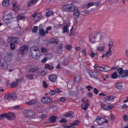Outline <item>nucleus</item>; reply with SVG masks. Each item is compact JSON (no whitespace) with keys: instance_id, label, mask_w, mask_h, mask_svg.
Instances as JSON below:
<instances>
[{"instance_id":"1","label":"nucleus","mask_w":128,"mask_h":128,"mask_svg":"<svg viewBox=\"0 0 128 128\" xmlns=\"http://www.w3.org/2000/svg\"><path fill=\"white\" fill-rule=\"evenodd\" d=\"M31 56L34 60H38L42 56L40 52L39 51L38 47L32 46L30 49Z\"/></svg>"},{"instance_id":"2","label":"nucleus","mask_w":128,"mask_h":128,"mask_svg":"<svg viewBox=\"0 0 128 128\" xmlns=\"http://www.w3.org/2000/svg\"><path fill=\"white\" fill-rule=\"evenodd\" d=\"M8 42H10V48L12 50H16V44H18L20 42V39L18 38L10 37L8 39Z\"/></svg>"},{"instance_id":"3","label":"nucleus","mask_w":128,"mask_h":128,"mask_svg":"<svg viewBox=\"0 0 128 128\" xmlns=\"http://www.w3.org/2000/svg\"><path fill=\"white\" fill-rule=\"evenodd\" d=\"M89 40L92 44L96 42H100L102 40V34L100 33H96L94 36H92L91 39L90 38Z\"/></svg>"},{"instance_id":"4","label":"nucleus","mask_w":128,"mask_h":128,"mask_svg":"<svg viewBox=\"0 0 128 128\" xmlns=\"http://www.w3.org/2000/svg\"><path fill=\"white\" fill-rule=\"evenodd\" d=\"M76 6L73 4H67L63 6V10L67 12H72L74 10Z\"/></svg>"},{"instance_id":"5","label":"nucleus","mask_w":128,"mask_h":128,"mask_svg":"<svg viewBox=\"0 0 128 128\" xmlns=\"http://www.w3.org/2000/svg\"><path fill=\"white\" fill-rule=\"evenodd\" d=\"M18 96L15 94L8 93L4 96V100H16Z\"/></svg>"},{"instance_id":"6","label":"nucleus","mask_w":128,"mask_h":128,"mask_svg":"<svg viewBox=\"0 0 128 128\" xmlns=\"http://www.w3.org/2000/svg\"><path fill=\"white\" fill-rule=\"evenodd\" d=\"M88 74H89L90 78H98V76H99L100 74V72L96 70H89L88 72Z\"/></svg>"},{"instance_id":"7","label":"nucleus","mask_w":128,"mask_h":128,"mask_svg":"<svg viewBox=\"0 0 128 128\" xmlns=\"http://www.w3.org/2000/svg\"><path fill=\"white\" fill-rule=\"evenodd\" d=\"M12 18H14L12 16V14H8L5 15L3 17L2 20H4V22H6V24H10V20H12Z\"/></svg>"},{"instance_id":"8","label":"nucleus","mask_w":128,"mask_h":128,"mask_svg":"<svg viewBox=\"0 0 128 128\" xmlns=\"http://www.w3.org/2000/svg\"><path fill=\"white\" fill-rule=\"evenodd\" d=\"M41 102L42 104H50L52 102V99L48 96H45L41 98Z\"/></svg>"},{"instance_id":"9","label":"nucleus","mask_w":128,"mask_h":128,"mask_svg":"<svg viewBox=\"0 0 128 128\" xmlns=\"http://www.w3.org/2000/svg\"><path fill=\"white\" fill-rule=\"evenodd\" d=\"M14 55L12 52H8L6 55L5 56L4 60L6 62H10L12 60V57Z\"/></svg>"},{"instance_id":"10","label":"nucleus","mask_w":128,"mask_h":128,"mask_svg":"<svg viewBox=\"0 0 128 128\" xmlns=\"http://www.w3.org/2000/svg\"><path fill=\"white\" fill-rule=\"evenodd\" d=\"M72 12L73 16L74 18H80V11L78 8H76L75 7Z\"/></svg>"},{"instance_id":"11","label":"nucleus","mask_w":128,"mask_h":128,"mask_svg":"<svg viewBox=\"0 0 128 128\" xmlns=\"http://www.w3.org/2000/svg\"><path fill=\"white\" fill-rule=\"evenodd\" d=\"M6 118L7 120H15L16 114H14V113L9 112L8 113L6 114Z\"/></svg>"},{"instance_id":"12","label":"nucleus","mask_w":128,"mask_h":128,"mask_svg":"<svg viewBox=\"0 0 128 128\" xmlns=\"http://www.w3.org/2000/svg\"><path fill=\"white\" fill-rule=\"evenodd\" d=\"M48 80L52 82H56L58 80V76L54 74H50L48 76Z\"/></svg>"},{"instance_id":"13","label":"nucleus","mask_w":128,"mask_h":128,"mask_svg":"<svg viewBox=\"0 0 128 128\" xmlns=\"http://www.w3.org/2000/svg\"><path fill=\"white\" fill-rule=\"evenodd\" d=\"M24 50H28V46L26 45H23L20 48V52L22 56L24 54Z\"/></svg>"},{"instance_id":"14","label":"nucleus","mask_w":128,"mask_h":128,"mask_svg":"<svg viewBox=\"0 0 128 128\" xmlns=\"http://www.w3.org/2000/svg\"><path fill=\"white\" fill-rule=\"evenodd\" d=\"M38 70H40V68L38 66H35V67L30 68L28 70V72L30 74H34V72H36Z\"/></svg>"},{"instance_id":"15","label":"nucleus","mask_w":128,"mask_h":128,"mask_svg":"<svg viewBox=\"0 0 128 128\" xmlns=\"http://www.w3.org/2000/svg\"><path fill=\"white\" fill-rule=\"evenodd\" d=\"M74 80L76 84H79L80 82V76L76 74L74 76Z\"/></svg>"},{"instance_id":"16","label":"nucleus","mask_w":128,"mask_h":128,"mask_svg":"<svg viewBox=\"0 0 128 128\" xmlns=\"http://www.w3.org/2000/svg\"><path fill=\"white\" fill-rule=\"evenodd\" d=\"M46 31H44V30L43 28H39V34L40 36H42L43 38H44L46 36Z\"/></svg>"},{"instance_id":"17","label":"nucleus","mask_w":128,"mask_h":128,"mask_svg":"<svg viewBox=\"0 0 128 128\" xmlns=\"http://www.w3.org/2000/svg\"><path fill=\"white\" fill-rule=\"evenodd\" d=\"M16 18L17 22H20V20H23L26 18V16L22 15V14H20V15H18L17 16H16Z\"/></svg>"},{"instance_id":"18","label":"nucleus","mask_w":128,"mask_h":128,"mask_svg":"<svg viewBox=\"0 0 128 128\" xmlns=\"http://www.w3.org/2000/svg\"><path fill=\"white\" fill-rule=\"evenodd\" d=\"M38 104V100L36 99H33L26 102V104H28V106H32V104Z\"/></svg>"},{"instance_id":"19","label":"nucleus","mask_w":128,"mask_h":128,"mask_svg":"<svg viewBox=\"0 0 128 128\" xmlns=\"http://www.w3.org/2000/svg\"><path fill=\"white\" fill-rule=\"evenodd\" d=\"M118 74H119L120 76H122V78H124V69H122V68H118Z\"/></svg>"},{"instance_id":"20","label":"nucleus","mask_w":128,"mask_h":128,"mask_svg":"<svg viewBox=\"0 0 128 128\" xmlns=\"http://www.w3.org/2000/svg\"><path fill=\"white\" fill-rule=\"evenodd\" d=\"M38 2V0H31L28 2V6H34V4Z\"/></svg>"},{"instance_id":"21","label":"nucleus","mask_w":128,"mask_h":128,"mask_svg":"<svg viewBox=\"0 0 128 128\" xmlns=\"http://www.w3.org/2000/svg\"><path fill=\"white\" fill-rule=\"evenodd\" d=\"M88 106H90V104H86L85 103H83L81 104V108L82 110H88Z\"/></svg>"},{"instance_id":"22","label":"nucleus","mask_w":128,"mask_h":128,"mask_svg":"<svg viewBox=\"0 0 128 128\" xmlns=\"http://www.w3.org/2000/svg\"><path fill=\"white\" fill-rule=\"evenodd\" d=\"M94 6V2H90L88 4H86L83 6V8H90V6Z\"/></svg>"},{"instance_id":"23","label":"nucleus","mask_w":128,"mask_h":128,"mask_svg":"<svg viewBox=\"0 0 128 128\" xmlns=\"http://www.w3.org/2000/svg\"><path fill=\"white\" fill-rule=\"evenodd\" d=\"M64 116L69 117V118H74V112H66L64 114Z\"/></svg>"},{"instance_id":"24","label":"nucleus","mask_w":128,"mask_h":128,"mask_svg":"<svg viewBox=\"0 0 128 128\" xmlns=\"http://www.w3.org/2000/svg\"><path fill=\"white\" fill-rule=\"evenodd\" d=\"M2 4L3 6H10V0H4Z\"/></svg>"},{"instance_id":"25","label":"nucleus","mask_w":128,"mask_h":128,"mask_svg":"<svg viewBox=\"0 0 128 128\" xmlns=\"http://www.w3.org/2000/svg\"><path fill=\"white\" fill-rule=\"evenodd\" d=\"M44 68H47L48 70H52L54 68V66H52L49 64H46L44 65Z\"/></svg>"},{"instance_id":"26","label":"nucleus","mask_w":128,"mask_h":128,"mask_svg":"<svg viewBox=\"0 0 128 128\" xmlns=\"http://www.w3.org/2000/svg\"><path fill=\"white\" fill-rule=\"evenodd\" d=\"M26 78L29 80H34V75L32 74H27L26 76Z\"/></svg>"},{"instance_id":"27","label":"nucleus","mask_w":128,"mask_h":128,"mask_svg":"<svg viewBox=\"0 0 128 128\" xmlns=\"http://www.w3.org/2000/svg\"><path fill=\"white\" fill-rule=\"evenodd\" d=\"M116 86L118 90H122L124 86H122V82H119L116 84Z\"/></svg>"},{"instance_id":"28","label":"nucleus","mask_w":128,"mask_h":128,"mask_svg":"<svg viewBox=\"0 0 128 128\" xmlns=\"http://www.w3.org/2000/svg\"><path fill=\"white\" fill-rule=\"evenodd\" d=\"M110 78H111L113 80H116V78H118V73H116V72H114L110 75Z\"/></svg>"},{"instance_id":"29","label":"nucleus","mask_w":128,"mask_h":128,"mask_svg":"<svg viewBox=\"0 0 128 128\" xmlns=\"http://www.w3.org/2000/svg\"><path fill=\"white\" fill-rule=\"evenodd\" d=\"M105 100L109 102H110V100H114V96H106L105 97Z\"/></svg>"},{"instance_id":"30","label":"nucleus","mask_w":128,"mask_h":128,"mask_svg":"<svg viewBox=\"0 0 128 128\" xmlns=\"http://www.w3.org/2000/svg\"><path fill=\"white\" fill-rule=\"evenodd\" d=\"M29 110H26L24 112V116L25 118H30Z\"/></svg>"},{"instance_id":"31","label":"nucleus","mask_w":128,"mask_h":128,"mask_svg":"<svg viewBox=\"0 0 128 128\" xmlns=\"http://www.w3.org/2000/svg\"><path fill=\"white\" fill-rule=\"evenodd\" d=\"M1 66L3 70H8V64L6 63H2L1 64Z\"/></svg>"},{"instance_id":"32","label":"nucleus","mask_w":128,"mask_h":128,"mask_svg":"<svg viewBox=\"0 0 128 128\" xmlns=\"http://www.w3.org/2000/svg\"><path fill=\"white\" fill-rule=\"evenodd\" d=\"M56 116H52L50 118V122H56Z\"/></svg>"},{"instance_id":"33","label":"nucleus","mask_w":128,"mask_h":128,"mask_svg":"<svg viewBox=\"0 0 128 128\" xmlns=\"http://www.w3.org/2000/svg\"><path fill=\"white\" fill-rule=\"evenodd\" d=\"M50 44H58V39H54V38H52L50 40Z\"/></svg>"},{"instance_id":"34","label":"nucleus","mask_w":128,"mask_h":128,"mask_svg":"<svg viewBox=\"0 0 128 128\" xmlns=\"http://www.w3.org/2000/svg\"><path fill=\"white\" fill-rule=\"evenodd\" d=\"M18 86V82H12L10 85V88H16Z\"/></svg>"},{"instance_id":"35","label":"nucleus","mask_w":128,"mask_h":128,"mask_svg":"<svg viewBox=\"0 0 128 128\" xmlns=\"http://www.w3.org/2000/svg\"><path fill=\"white\" fill-rule=\"evenodd\" d=\"M104 46H99L97 47V50H99V52H104Z\"/></svg>"},{"instance_id":"36","label":"nucleus","mask_w":128,"mask_h":128,"mask_svg":"<svg viewBox=\"0 0 128 128\" xmlns=\"http://www.w3.org/2000/svg\"><path fill=\"white\" fill-rule=\"evenodd\" d=\"M68 32V26H66L63 27V34Z\"/></svg>"},{"instance_id":"37","label":"nucleus","mask_w":128,"mask_h":128,"mask_svg":"<svg viewBox=\"0 0 128 128\" xmlns=\"http://www.w3.org/2000/svg\"><path fill=\"white\" fill-rule=\"evenodd\" d=\"M38 26H34L32 29V32L33 33H36L38 32Z\"/></svg>"},{"instance_id":"38","label":"nucleus","mask_w":128,"mask_h":128,"mask_svg":"<svg viewBox=\"0 0 128 128\" xmlns=\"http://www.w3.org/2000/svg\"><path fill=\"white\" fill-rule=\"evenodd\" d=\"M5 118H6V113L0 115V120H4Z\"/></svg>"},{"instance_id":"39","label":"nucleus","mask_w":128,"mask_h":128,"mask_svg":"<svg viewBox=\"0 0 128 128\" xmlns=\"http://www.w3.org/2000/svg\"><path fill=\"white\" fill-rule=\"evenodd\" d=\"M44 18V16H42V14H40L39 16L36 17V18H38V20H35V22H40V20H42Z\"/></svg>"},{"instance_id":"40","label":"nucleus","mask_w":128,"mask_h":128,"mask_svg":"<svg viewBox=\"0 0 128 128\" xmlns=\"http://www.w3.org/2000/svg\"><path fill=\"white\" fill-rule=\"evenodd\" d=\"M29 110V117L30 116H33L36 115V112L34 111H32L31 110Z\"/></svg>"},{"instance_id":"41","label":"nucleus","mask_w":128,"mask_h":128,"mask_svg":"<svg viewBox=\"0 0 128 128\" xmlns=\"http://www.w3.org/2000/svg\"><path fill=\"white\" fill-rule=\"evenodd\" d=\"M112 50H108V51L106 53V56H107V58H110V56H112Z\"/></svg>"},{"instance_id":"42","label":"nucleus","mask_w":128,"mask_h":128,"mask_svg":"<svg viewBox=\"0 0 128 128\" xmlns=\"http://www.w3.org/2000/svg\"><path fill=\"white\" fill-rule=\"evenodd\" d=\"M63 64L65 66H68V60L67 59H64L63 61Z\"/></svg>"},{"instance_id":"43","label":"nucleus","mask_w":128,"mask_h":128,"mask_svg":"<svg viewBox=\"0 0 128 128\" xmlns=\"http://www.w3.org/2000/svg\"><path fill=\"white\" fill-rule=\"evenodd\" d=\"M112 108H114L113 106L110 105L109 106H108L107 107H106V108H104V110H112Z\"/></svg>"},{"instance_id":"44","label":"nucleus","mask_w":128,"mask_h":128,"mask_svg":"<svg viewBox=\"0 0 128 128\" xmlns=\"http://www.w3.org/2000/svg\"><path fill=\"white\" fill-rule=\"evenodd\" d=\"M52 14H54V12H52V11H48L46 13V16H47V18H48V16H52Z\"/></svg>"},{"instance_id":"45","label":"nucleus","mask_w":128,"mask_h":128,"mask_svg":"<svg viewBox=\"0 0 128 128\" xmlns=\"http://www.w3.org/2000/svg\"><path fill=\"white\" fill-rule=\"evenodd\" d=\"M49 94L50 96H54L56 94V91L54 90H51Z\"/></svg>"},{"instance_id":"46","label":"nucleus","mask_w":128,"mask_h":128,"mask_svg":"<svg viewBox=\"0 0 128 128\" xmlns=\"http://www.w3.org/2000/svg\"><path fill=\"white\" fill-rule=\"evenodd\" d=\"M55 90V94H60V92H62V90L60 89L59 88H57Z\"/></svg>"},{"instance_id":"47","label":"nucleus","mask_w":128,"mask_h":128,"mask_svg":"<svg viewBox=\"0 0 128 128\" xmlns=\"http://www.w3.org/2000/svg\"><path fill=\"white\" fill-rule=\"evenodd\" d=\"M65 48H66V50H72V47L71 46L66 45L65 46Z\"/></svg>"},{"instance_id":"48","label":"nucleus","mask_w":128,"mask_h":128,"mask_svg":"<svg viewBox=\"0 0 128 128\" xmlns=\"http://www.w3.org/2000/svg\"><path fill=\"white\" fill-rule=\"evenodd\" d=\"M109 46V50H112V46H114V43L112 42H110L108 43Z\"/></svg>"},{"instance_id":"49","label":"nucleus","mask_w":128,"mask_h":128,"mask_svg":"<svg viewBox=\"0 0 128 128\" xmlns=\"http://www.w3.org/2000/svg\"><path fill=\"white\" fill-rule=\"evenodd\" d=\"M52 26H48L46 28V34H48V31L50 30H52Z\"/></svg>"},{"instance_id":"50","label":"nucleus","mask_w":128,"mask_h":128,"mask_svg":"<svg viewBox=\"0 0 128 128\" xmlns=\"http://www.w3.org/2000/svg\"><path fill=\"white\" fill-rule=\"evenodd\" d=\"M104 118H102L101 120L98 121V124H104Z\"/></svg>"},{"instance_id":"51","label":"nucleus","mask_w":128,"mask_h":128,"mask_svg":"<svg viewBox=\"0 0 128 128\" xmlns=\"http://www.w3.org/2000/svg\"><path fill=\"white\" fill-rule=\"evenodd\" d=\"M102 118L101 116H97V118H96L95 121L97 122L98 124V122H100V120H101Z\"/></svg>"},{"instance_id":"52","label":"nucleus","mask_w":128,"mask_h":128,"mask_svg":"<svg viewBox=\"0 0 128 128\" xmlns=\"http://www.w3.org/2000/svg\"><path fill=\"white\" fill-rule=\"evenodd\" d=\"M47 50H48V48H41V52H46Z\"/></svg>"},{"instance_id":"53","label":"nucleus","mask_w":128,"mask_h":128,"mask_svg":"<svg viewBox=\"0 0 128 128\" xmlns=\"http://www.w3.org/2000/svg\"><path fill=\"white\" fill-rule=\"evenodd\" d=\"M78 124H80V121L76 120L75 122H73L72 124L73 126H78Z\"/></svg>"},{"instance_id":"54","label":"nucleus","mask_w":128,"mask_h":128,"mask_svg":"<svg viewBox=\"0 0 128 128\" xmlns=\"http://www.w3.org/2000/svg\"><path fill=\"white\" fill-rule=\"evenodd\" d=\"M87 96L88 98H92L93 95H92V92H89L88 93Z\"/></svg>"},{"instance_id":"55","label":"nucleus","mask_w":128,"mask_h":128,"mask_svg":"<svg viewBox=\"0 0 128 128\" xmlns=\"http://www.w3.org/2000/svg\"><path fill=\"white\" fill-rule=\"evenodd\" d=\"M43 86L44 88H46L48 86V84L44 80L43 81Z\"/></svg>"},{"instance_id":"56","label":"nucleus","mask_w":128,"mask_h":128,"mask_svg":"<svg viewBox=\"0 0 128 128\" xmlns=\"http://www.w3.org/2000/svg\"><path fill=\"white\" fill-rule=\"evenodd\" d=\"M12 7H13V8L14 9L18 7V3L17 2L12 3Z\"/></svg>"},{"instance_id":"57","label":"nucleus","mask_w":128,"mask_h":128,"mask_svg":"<svg viewBox=\"0 0 128 128\" xmlns=\"http://www.w3.org/2000/svg\"><path fill=\"white\" fill-rule=\"evenodd\" d=\"M94 93L95 94H98V89H96V88H94Z\"/></svg>"},{"instance_id":"58","label":"nucleus","mask_w":128,"mask_h":128,"mask_svg":"<svg viewBox=\"0 0 128 128\" xmlns=\"http://www.w3.org/2000/svg\"><path fill=\"white\" fill-rule=\"evenodd\" d=\"M110 67H108V66H105V70H104V72H110Z\"/></svg>"},{"instance_id":"59","label":"nucleus","mask_w":128,"mask_h":128,"mask_svg":"<svg viewBox=\"0 0 128 128\" xmlns=\"http://www.w3.org/2000/svg\"><path fill=\"white\" fill-rule=\"evenodd\" d=\"M68 122V120H66V119L65 118H62L60 120V122Z\"/></svg>"},{"instance_id":"60","label":"nucleus","mask_w":128,"mask_h":128,"mask_svg":"<svg viewBox=\"0 0 128 128\" xmlns=\"http://www.w3.org/2000/svg\"><path fill=\"white\" fill-rule=\"evenodd\" d=\"M24 80V78L18 79L16 80V82L18 84V82H22Z\"/></svg>"},{"instance_id":"61","label":"nucleus","mask_w":128,"mask_h":128,"mask_svg":"<svg viewBox=\"0 0 128 128\" xmlns=\"http://www.w3.org/2000/svg\"><path fill=\"white\" fill-rule=\"evenodd\" d=\"M90 56L91 58H94V56H96V54H94V52H91Z\"/></svg>"},{"instance_id":"62","label":"nucleus","mask_w":128,"mask_h":128,"mask_svg":"<svg viewBox=\"0 0 128 128\" xmlns=\"http://www.w3.org/2000/svg\"><path fill=\"white\" fill-rule=\"evenodd\" d=\"M64 128H74V126H64Z\"/></svg>"},{"instance_id":"63","label":"nucleus","mask_w":128,"mask_h":128,"mask_svg":"<svg viewBox=\"0 0 128 128\" xmlns=\"http://www.w3.org/2000/svg\"><path fill=\"white\" fill-rule=\"evenodd\" d=\"M46 116V114H42V115L40 116V118H45Z\"/></svg>"},{"instance_id":"64","label":"nucleus","mask_w":128,"mask_h":128,"mask_svg":"<svg viewBox=\"0 0 128 128\" xmlns=\"http://www.w3.org/2000/svg\"><path fill=\"white\" fill-rule=\"evenodd\" d=\"M46 60H48V59L46 58H44L41 60V62L44 63L46 62Z\"/></svg>"}]
</instances>
